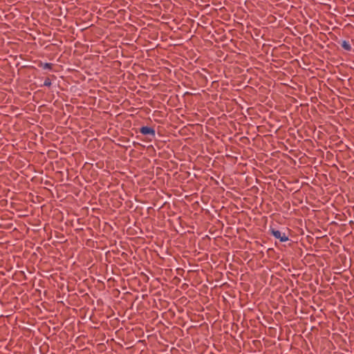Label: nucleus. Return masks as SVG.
Here are the masks:
<instances>
[{
	"label": "nucleus",
	"mask_w": 354,
	"mask_h": 354,
	"mask_svg": "<svg viewBox=\"0 0 354 354\" xmlns=\"http://www.w3.org/2000/svg\"><path fill=\"white\" fill-rule=\"evenodd\" d=\"M272 234L276 238L279 239L281 242H286L288 240V237L284 232L279 230H272Z\"/></svg>",
	"instance_id": "f257e3e1"
},
{
	"label": "nucleus",
	"mask_w": 354,
	"mask_h": 354,
	"mask_svg": "<svg viewBox=\"0 0 354 354\" xmlns=\"http://www.w3.org/2000/svg\"><path fill=\"white\" fill-rule=\"evenodd\" d=\"M140 133L143 135H150L153 137L155 136V131L149 127H142L140 128Z\"/></svg>",
	"instance_id": "f03ea898"
},
{
	"label": "nucleus",
	"mask_w": 354,
	"mask_h": 354,
	"mask_svg": "<svg viewBox=\"0 0 354 354\" xmlns=\"http://www.w3.org/2000/svg\"><path fill=\"white\" fill-rule=\"evenodd\" d=\"M342 47L346 50H350L351 49V46L349 44V42L346 41H343L342 43Z\"/></svg>",
	"instance_id": "7ed1b4c3"
},
{
	"label": "nucleus",
	"mask_w": 354,
	"mask_h": 354,
	"mask_svg": "<svg viewBox=\"0 0 354 354\" xmlns=\"http://www.w3.org/2000/svg\"><path fill=\"white\" fill-rule=\"evenodd\" d=\"M51 64H45L44 68H50Z\"/></svg>",
	"instance_id": "20e7f679"
},
{
	"label": "nucleus",
	"mask_w": 354,
	"mask_h": 354,
	"mask_svg": "<svg viewBox=\"0 0 354 354\" xmlns=\"http://www.w3.org/2000/svg\"><path fill=\"white\" fill-rule=\"evenodd\" d=\"M44 85H45V86H50V81H48V80H46V81L44 82Z\"/></svg>",
	"instance_id": "39448f33"
}]
</instances>
